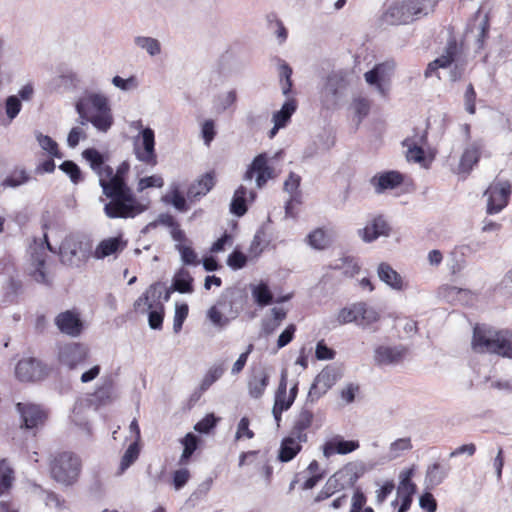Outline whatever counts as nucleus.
I'll list each match as a JSON object with an SVG mask.
<instances>
[{
	"mask_svg": "<svg viewBox=\"0 0 512 512\" xmlns=\"http://www.w3.org/2000/svg\"><path fill=\"white\" fill-rule=\"evenodd\" d=\"M296 332V326L294 324H289L286 329L279 335L277 340V347L283 348L288 345L294 338Z\"/></svg>",
	"mask_w": 512,
	"mask_h": 512,
	"instance_id": "63",
	"label": "nucleus"
},
{
	"mask_svg": "<svg viewBox=\"0 0 512 512\" xmlns=\"http://www.w3.org/2000/svg\"><path fill=\"white\" fill-rule=\"evenodd\" d=\"M190 471L187 468H181L173 472V486L176 490L184 487L190 479Z\"/></svg>",
	"mask_w": 512,
	"mask_h": 512,
	"instance_id": "60",
	"label": "nucleus"
},
{
	"mask_svg": "<svg viewBox=\"0 0 512 512\" xmlns=\"http://www.w3.org/2000/svg\"><path fill=\"white\" fill-rule=\"evenodd\" d=\"M395 489V484L393 480H387L377 491H376V501L378 504H382L386 501L387 497L393 492Z\"/></svg>",
	"mask_w": 512,
	"mask_h": 512,
	"instance_id": "64",
	"label": "nucleus"
},
{
	"mask_svg": "<svg viewBox=\"0 0 512 512\" xmlns=\"http://www.w3.org/2000/svg\"><path fill=\"white\" fill-rule=\"evenodd\" d=\"M234 245V237L232 234L224 232L223 235L218 238L210 247V252L212 254H218L222 252H226L228 249L232 248Z\"/></svg>",
	"mask_w": 512,
	"mask_h": 512,
	"instance_id": "49",
	"label": "nucleus"
},
{
	"mask_svg": "<svg viewBox=\"0 0 512 512\" xmlns=\"http://www.w3.org/2000/svg\"><path fill=\"white\" fill-rule=\"evenodd\" d=\"M59 168L69 176L71 182L74 184H78L84 180L81 169L71 160H65L62 162Z\"/></svg>",
	"mask_w": 512,
	"mask_h": 512,
	"instance_id": "47",
	"label": "nucleus"
},
{
	"mask_svg": "<svg viewBox=\"0 0 512 512\" xmlns=\"http://www.w3.org/2000/svg\"><path fill=\"white\" fill-rule=\"evenodd\" d=\"M269 381V374L264 367L253 368L247 382L249 395L254 399L261 398L269 385Z\"/></svg>",
	"mask_w": 512,
	"mask_h": 512,
	"instance_id": "20",
	"label": "nucleus"
},
{
	"mask_svg": "<svg viewBox=\"0 0 512 512\" xmlns=\"http://www.w3.org/2000/svg\"><path fill=\"white\" fill-rule=\"evenodd\" d=\"M476 91L474 89L473 84H469L466 88L464 99H465V108L469 114H475L476 112Z\"/></svg>",
	"mask_w": 512,
	"mask_h": 512,
	"instance_id": "59",
	"label": "nucleus"
},
{
	"mask_svg": "<svg viewBox=\"0 0 512 512\" xmlns=\"http://www.w3.org/2000/svg\"><path fill=\"white\" fill-rule=\"evenodd\" d=\"M352 108L358 121L361 122L370 112L371 101L365 97L354 98Z\"/></svg>",
	"mask_w": 512,
	"mask_h": 512,
	"instance_id": "50",
	"label": "nucleus"
},
{
	"mask_svg": "<svg viewBox=\"0 0 512 512\" xmlns=\"http://www.w3.org/2000/svg\"><path fill=\"white\" fill-rule=\"evenodd\" d=\"M180 442L183 445V452L179 458V465H186L198 448L199 438L193 433H187Z\"/></svg>",
	"mask_w": 512,
	"mask_h": 512,
	"instance_id": "31",
	"label": "nucleus"
},
{
	"mask_svg": "<svg viewBox=\"0 0 512 512\" xmlns=\"http://www.w3.org/2000/svg\"><path fill=\"white\" fill-rule=\"evenodd\" d=\"M403 182V174L395 170L377 173L370 180V183L377 194H382L387 190L398 188L403 184Z\"/></svg>",
	"mask_w": 512,
	"mask_h": 512,
	"instance_id": "19",
	"label": "nucleus"
},
{
	"mask_svg": "<svg viewBox=\"0 0 512 512\" xmlns=\"http://www.w3.org/2000/svg\"><path fill=\"white\" fill-rule=\"evenodd\" d=\"M512 195V184L508 180L493 181L484 191L486 197V213L494 215L507 207Z\"/></svg>",
	"mask_w": 512,
	"mask_h": 512,
	"instance_id": "8",
	"label": "nucleus"
},
{
	"mask_svg": "<svg viewBox=\"0 0 512 512\" xmlns=\"http://www.w3.org/2000/svg\"><path fill=\"white\" fill-rule=\"evenodd\" d=\"M379 318L380 315L375 309L368 307L363 302H359V317L357 320V325L366 327L377 322Z\"/></svg>",
	"mask_w": 512,
	"mask_h": 512,
	"instance_id": "40",
	"label": "nucleus"
},
{
	"mask_svg": "<svg viewBox=\"0 0 512 512\" xmlns=\"http://www.w3.org/2000/svg\"><path fill=\"white\" fill-rule=\"evenodd\" d=\"M55 325L63 334L77 337L83 331V322L76 310H66L55 317Z\"/></svg>",
	"mask_w": 512,
	"mask_h": 512,
	"instance_id": "17",
	"label": "nucleus"
},
{
	"mask_svg": "<svg viewBox=\"0 0 512 512\" xmlns=\"http://www.w3.org/2000/svg\"><path fill=\"white\" fill-rule=\"evenodd\" d=\"M256 176V183L259 188H262L269 179L273 177V168L268 164V157L265 153L257 155L249 168L247 169L244 179L251 180Z\"/></svg>",
	"mask_w": 512,
	"mask_h": 512,
	"instance_id": "18",
	"label": "nucleus"
},
{
	"mask_svg": "<svg viewBox=\"0 0 512 512\" xmlns=\"http://www.w3.org/2000/svg\"><path fill=\"white\" fill-rule=\"evenodd\" d=\"M48 469L51 478L69 487L76 484L82 472V459L73 451H56L49 456Z\"/></svg>",
	"mask_w": 512,
	"mask_h": 512,
	"instance_id": "4",
	"label": "nucleus"
},
{
	"mask_svg": "<svg viewBox=\"0 0 512 512\" xmlns=\"http://www.w3.org/2000/svg\"><path fill=\"white\" fill-rule=\"evenodd\" d=\"M360 447L359 441L357 440H344L340 436H336L323 445V455L326 458H330L333 455L340 454L346 455Z\"/></svg>",
	"mask_w": 512,
	"mask_h": 512,
	"instance_id": "24",
	"label": "nucleus"
},
{
	"mask_svg": "<svg viewBox=\"0 0 512 512\" xmlns=\"http://www.w3.org/2000/svg\"><path fill=\"white\" fill-rule=\"evenodd\" d=\"M483 149L484 142L482 140L470 143L461 155L458 165L459 171L463 173H470L480 161Z\"/></svg>",
	"mask_w": 512,
	"mask_h": 512,
	"instance_id": "22",
	"label": "nucleus"
},
{
	"mask_svg": "<svg viewBox=\"0 0 512 512\" xmlns=\"http://www.w3.org/2000/svg\"><path fill=\"white\" fill-rule=\"evenodd\" d=\"M170 298V291L165 284L156 282L151 284L145 292L134 302L133 308L137 313L145 314L150 309L164 306V301Z\"/></svg>",
	"mask_w": 512,
	"mask_h": 512,
	"instance_id": "10",
	"label": "nucleus"
},
{
	"mask_svg": "<svg viewBox=\"0 0 512 512\" xmlns=\"http://www.w3.org/2000/svg\"><path fill=\"white\" fill-rule=\"evenodd\" d=\"M363 474V469L355 462H349L332 474L327 481L336 493L354 488Z\"/></svg>",
	"mask_w": 512,
	"mask_h": 512,
	"instance_id": "13",
	"label": "nucleus"
},
{
	"mask_svg": "<svg viewBox=\"0 0 512 512\" xmlns=\"http://www.w3.org/2000/svg\"><path fill=\"white\" fill-rule=\"evenodd\" d=\"M82 156L97 174L103 194L110 199L104 207L109 218H134L146 210V206L136 199L127 184L130 171L127 161L120 163L114 171L105 164L104 156L95 148L85 149Z\"/></svg>",
	"mask_w": 512,
	"mask_h": 512,
	"instance_id": "1",
	"label": "nucleus"
},
{
	"mask_svg": "<svg viewBox=\"0 0 512 512\" xmlns=\"http://www.w3.org/2000/svg\"><path fill=\"white\" fill-rule=\"evenodd\" d=\"M217 418L213 414H207L196 423L194 429L200 433H209L217 424Z\"/></svg>",
	"mask_w": 512,
	"mask_h": 512,
	"instance_id": "58",
	"label": "nucleus"
},
{
	"mask_svg": "<svg viewBox=\"0 0 512 512\" xmlns=\"http://www.w3.org/2000/svg\"><path fill=\"white\" fill-rule=\"evenodd\" d=\"M293 404V399H289L287 395V379L286 373H282L281 379L275 394V402L274 407L279 412H284L288 410Z\"/></svg>",
	"mask_w": 512,
	"mask_h": 512,
	"instance_id": "29",
	"label": "nucleus"
},
{
	"mask_svg": "<svg viewBox=\"0 0 512 512\" xmlns=\"http://www.w3.org/2000/svg\"><path fill=\"white\" fill-rule=\"evenodd\" d=\"M136 44L145 49L150 55L154 56L160 53V44L158 40L150 37H137Z\"/></svg>",
	"mask_w": 512,
	"mask_h": 512,
	"instance_id": "55",
	"label": "nucleus"
},
{
	"mask_svg": "<svg viewBox=\"0 0 512 512\" xmlns=\"http://www.w3.org/2000/svg\"><path fill=\"white\" fill-rule=\"evenodd\" d=\"M113 399V391L111 384H104L98 386L95 391L90 394L88 401L90 405L95 408H99L101 406H105L112 402Z\"/></svg>",
	"mask_w": 512,
	"mask_h": 512,
	"instance_id": "28",
	"label": "nucleus"
},
{
	"mask_svg": "<svg viewBox=\"0 0 512 512\" xmlns=\"http://www.w3.org/2000/svg\"><path fill=\"white\" fill-rule=\"evenodd\" d=\"M76 110L82 118V124L87 122L99 131L106 132L113 124L111 109L106 97L99 94H91L79 100Z\"/></svg>",
	"mask_w": 512,
	"mask_h": 512,
	"instance_id": "6",
	"label": "nucleus"
},
{
	"mask_svg": "<svg viewBox=\"0 0 512 512\" xmlns=\"http://www.w3.org/2000/svg\"><path fill=\"white\" fill-rule=\"evenodd\" d=\"M438 0H401L389 6L383 15L391 25L409 24L433 12Z\"/></svg>",
	"mask_w": 512,
	"mask_h": 512,
	"instance_id": "5",
	"label": "nucleus"
},
{
	"mask_svg": "<svg viewBox=\"0 0 512 512\" xmlns=\"http://www.w3.org/2000/svg\"><path fill=\"white\" fill-rule=\"evenodd\" d=\"M314 421V413L312 410L302 408L293 424L285 435L277 451V459L282 463L292 461L302 451L303 446L308 443V432Z\"/></svg>",
	"mask_w": 512,
	"mask_h": 512,
	"instance_id": "3",
	"label": "nucleus"
},
{
	"mask_svg": "<svg viewBox=\"0 0 512 512\" xmlns=\"http://www.w3.org/2000/svg\"><path fill=\"white\" fill-rule=\"evenodd\" d=\"M216 184L215 171H209L201 175L187 189V197L191 201H197L207 195Z\"/></svg>",
	"mask_w": 512,
	"mask_h": 512,
	"instance_id": "23",
	"label": "nucleus"
},
{
	"mask_svg": "<svg viewBox=\"0 0 512 512\" xmlns=\"http://www.w3.org/2000/svg\"><path fill=\"white\" fill-rule=\"evenodd\" d=\"M448 471L449 467H445L439 462H435L428 467L426 472V479L431 485H439L446 478Z\"/></svg>",
	"mask_w": 512,
	"mask_h": 512,
	"instance_id": "38",
	"label": "nucleus"
},
{
	"mask_svg": "<svg viewBox=\"0 0 512 512\" xmlns=\"http://www.w3.org/2000/svg\"><path fill=\"white\" fill-rule=\"evenodd\" d=\"M391 229V225L384 215L379 214L373 216L364 228L359 229L358 235L364 242L370 243L381 236H389Z\"/></svg>",
	"mask_w": 512,
	"mask_h": 512,
	"instance_id": "16",
	"label": "nucleus"
},
{
	"mask_svg": "<svg viewBox=\"0 0 512 512\" xmlns=\"http://www.w3.org/2000/svg\"><path fill=\"white\" fill-rule=\"evenodd\" d=\"M310 246L315 249H325L331 243L330 235L322 228H317L312 231L307 237Z\"/></svg>",
	"mask_w": 512,
	"mask_h": 512,
	"instance_id": "39",
	"label": "nucleus"
},
{
	"mask_svg": "<svg viewBox=\"0 0 512 512\" xmlns=\"http://www.w3.org/2000/svg\"><path fill=\"white\" fill-rule=\"evenodd\" d=\"M280 83L284 95H288L292 89V69L287 63H282L279 67Z\"/></svg>",
	"mask_w": 512,
	"mask_h": 512,
	"instance_id": "51",
	"label": "nucleus"
},
{
	"mask_svg": "<svg viewBox=\"0 0 512 512\" xmlns=\"http://www.w3.org/2000/svg\"><path fill=\"white\" fill-rule=\"evenodd\" d=\"M250 421L248 417H242L238 423L237 431L235 435L236 440H240L243 438L252 439L254 437V432L249 428Z\"/></svg>",
	"mask_w": 512,
	"mask_h": 512,
	"instance_id": "57",
	"label": "nucleus"
},
{
	"mask_svg": "<svg viewBox=\"0 0 512 512\" xmlns=\"http://www.w3.org/2000/svg\"><path fill=\"white\" fill-rule=\"evenodd\" d=\"M126 243L120 237H112L104 239L98 245L94 256H110L112 254L121 252Z\"/></svg>",
	"mask_w": 512,
	"mask_h": 512,
	"instance_id": "30",
	"label": "nucleus"
},
{
	"mask_svg": "<svg viewBox=\"0 0 512 512\" xmlns=\"http://www.w3.org/2000/svg\"><path fill=\"white\" fill-rule=\"evenodd\" d=\"M359 317V303H355L350 307L342 308L337 315V322L340 325L348 323H356Z\"/></svg>",
	"mask_w": 512,
	"mask_h": 512,
	"instance_id": "46",
	"label": "nucleus"
},
{
	"mask_svg": "<svg viewBox=\"0 0 512 512\" xmlns=\"http://www.w3.org/2000/svg\"><path fill=\"white\" fill-rule=\"evenodd\" d=\"M164 180L160 175H151L141 178L137 183V191L142 192L147 188H162Z\"/></svg>",
	"mask_w": 512,
	"mask_h": 512,
	"instance_id": "54",
	"label": "nucleus"
},
{
	"mask_svg": "<svg viewBox=\"0 0 512 512\" xmlns=\"http://www.w3.org/2000/svg\"><path fill=\"white\" fill-rule=\"evenodd\" d=\"M90 351L87 346L78 342H68L58 346L57 360L59 364L74 370L87 362Z\"/></svg>",
	"mask_w": 512,
	"mask_h": 512,
	"instance_id": "12",
	"label": "nucleus"
},
{
	"mask_svg": "<svg viewBox=\"0 0 512 512\" xmlns=\"http://www.w3.org/2000/svg\"><path fill=\"white\" fill-rule=\"evenodd\" d=\"M378 275L383 282L393 289L402 290L405 286L401 275L387 263L383 262L379 265Z\"/></svg>",
	"mask_w": 512,
	"mask_h": 512,
	"instance_id": "26",
	"label": "nucleus"
},
{
	"mask_svg": "<svg viewBox=\"0 0 512 512\" xmlns=\"http://www.w3.org/2000/svg\"><path fill=\"white\" fill-rule=\"evenodd\" d=\"M15 480L14 470L6 459L0 460V496L7 493Z\"/></svg>",
	"mask_w": 512,
	"mask_h": 512,
	"instance_id": "33",
	"label": "nucleus"
},
{
	"mask_svg": "<svg viewBox=\"0 0 512 512\" xmlns=\"http://www.w3.org/2000/svg\"><path fill=\"white\" fill-rule=\"evenodd\" d=\"M251 293L255 303L260 307L268 306L274 301L270 288L264 282L252 286Z\"/></svg>",
	"mask_w": 512,
	"mask_h": 512,
	"instance_id": "32",
	"label": "nucleus"
},
{
	"mask_svg": "<svg viewBox=\"0 0 512 512\" xmlns=\"http://www.w3.org/2000/svg\"><path fill=\"white\" fill-rule=\"evenodd\" d=\"M462 52L461 46L458 44L455 37L448 39L446 47L442 55L427 65L424 72L426 78L431 77L438 69L448 68L453 62H455Z\"/></svg>",
	"mask_w": 512,
	"mask_h": 512,
	"instance_id": "14",
	"label": "nucleus"
},
{
	"mask_svg": "<svg viewBox=\"0 0 512 512\" xmlns=\"http://www.w3.org/2000/svg\"><path fill=\"white\" fill-rule=\"evenodd\" d=\"M297 109V103L295 99L287 100L280 111H277L273 115V122H277L278 127H285L289 122L291 116Z\"/></svg>",
	"mask_w": 512,
	"mask_h": 512,
	"instance_id": "35",
	"label": "nucleus"
},
{
	"mask_svg": "<svg viewBox=\"0 0 512 512\" xmlns=\"http://www.w3.org/2000/svg\"><path fill=\"white\" fill-rule=\"evenodd\" d=\"M29 179L30 176L27 174L25 169H15L2 181L1 185L4 188H15L28 182Z\"/></svg>",
	"mask_w": 512,
	"mask_h": 512,
	"instance_id": "44",
	"label": "nucleus"
},
{
	"mask_svg": "<svg viewBox=\"0 0 512 512\" xmlns=\"http://www.w3.org/2000/svg\"><path fill=\"white\" fill-rule=\"evenodd\" d=\"M37 141L40 147L44 151H46L51 157L59 159L63 157V153L60 151L57 142L53 140L50 136L39 133L37 135Z\"/></svg>",
	"mask_w": 512,
	"mask_h": 512,
	"instance_id": "45",
	"label": "nucleus"
},
{
	"mask_svg": "<svg viewBox=\"0 0 512 512\" xmlns=\"http://www.w3.org/2000/svg\"><path fill=\"white\" fill-rule=\"evenodd\" d=\"M193 278L190 273L184 269H181L176 273L173 279V287L180 293H190L193 291Z\"/></svg>",
	"mask_w": 512,
	"mask_h": 512,
	"instance_id": "37",
	"label": "nucleus"
},
{
	"mask_svg": "<svg viewBox=\"0 0 512 512\" xmlns=\"http://www.w3.org/2000/svg\"><path fill=\"white\" fill-rule=\"evenodd\" d=\"M419 505L426 512H436L437 510L436 499L430 492H425L421 495Z\"/></svg>",
	"mask_w": 512,
	"mask_h": 512,
	"instance_id": "62",
	"label": "nucleus"
},
{
	"mask_svg": "<svg viewBox=\"0 0 512 512\" xmlns=\"http://www.w3.org/2000/svg\"><path fill=\"white\" fill-rule=\"evenodd\" d=\"M367 496L360 487H355L351 499V507L349 512L363 511L367 506Z\"/></svg>",
	"mask_w": 512,
	"mask_h": 512,
	"instance_id": "53",
	"label": "nucleus"
},
{
	"mask_svg": "<svg viewBox=\"0 0 512 512\" xmlns=\"http://www.w3.org/2000/svg\"><path fill=\"white\" fill-rule=\"evenodd\" d=\"M21 102L16 96H9L6 99V114L10 119H14L21 110Z\"/></svg>",
	"mask_w": 512,
	"mask_h": 512,
	"instance_id": "61",
	"label": "nucleus"
},
{
	"mask_svg": "<svg viewBox=\"0 0 512 512\" xmlns=\"http://www.w3.org/2000/svg\"><path fill=\"white\" fill-rule=\"evenodd\" d=\"M471 347L476 353H490L512 359V330L476 324Z\"/></svg>",
	"mask_w": 512,
	"mask_h": 512,
	"instance_id": "2",
	"label": "nucleus"
},
{
	"mask_svg": "<svg viewBox=\"0 0 512 512\" xmlns=\"http://www.w3.org/2000/svg\"><path fill=\"white\" fill-rule=\"evenodd\" d=\"M133 152L140 162L146 166L155 167L158 163L155 150V134L151 128H145L134 138Z\"/></svg>",
	"mask_w": 512,
	"mask_h": 512,
	"instance_id": "11",
	"label": "nucleus"
},
{
	"mask_svg": "<svg viewBox=\"0 0 512 512\" xmlns=\"http://www.w3.org/2000/svg\"><path fill=\"white\" fill-rule=\"evenodd\" d=\"M189 307L186 303H177L175 306V314L173 319V331L178 334L182 330L183 323L188 317Z\"/></svg>",
	"mask_w": 512,
	"mask_h": 512,
	"instance_id": "48",
	"label": "nucleus"
},
{
	"mask_svg": "<svg viewBox=\"0 0 512 512\" xmlns=\"http://www.w3.org/2000/svg\"><path fill=\"white\" fill-rule=\"evenodd\" d=\"M148 323L149 326L154 330H160L163 326V320L165 316L164 306H159L150 309L148 312Z\"/></svg>",
	"mask_w": 512,
	"mask_h": 512,
	"instance_id": "52",
	"label": "nucleus"
},
{
	"mask_svg": "<svg viewBox=\"0 0 512 512\" xmlns=\"http://www.w3.org/2000/svg\"><path fill=\"white\" fill-rule=\"evenodd\" d=\"M406 354L407 349L403 346H379L375 350V361L380 365L398 364Z\"/></svg>",
	"mask_w": 512,
	"mask_h": 512,
	"instance_id": "25",
	"label": "nucleus"
},
{
	"mask_svg": "<svg viewBox=\"0 0 512 512\" xmlns=\"http://www.w3.org/2000/svg\"><path fill=\"white\" fill-rule=\"evenodd\" d=\"M339 376V372L336 368L331 366L323 368L314 379L309 390V397L311 399H319L335 385Z\"/></svg>",
	"mask_w": 512,
	"mask_h": 512,
	"instance_id": "15",
	"label": "nucleus"
},
{
	"mask_svg": "<svg viewBox=\"0 0 512 512\" xmlns=\"http://www.w3.org/2000/svg\"><path fill=\"white\" fill-rule=\"evenodd\" d=\"M19 414V428L31 432L34 436L41 430L49 418V410L38 403L18 402L15 404Z\"/></svg>",
	"mask_w": 512,
	"mask_h": 512,
	"instance_id": "7",
	"label": "nucleus"
},
{
	"mask_svg": "<svg viewBox=\"0 0 512 512\" xmlns=\"http://www.w3.org/2000/svg\"><path fill=\"white\" fill-rule=\"evenodd\" d=\"M28 275L38 283L48 284L49 281L45 271V259L34 258V261L31 263V268H29Z\"/></svg>",
	"mask_w": 512,
	"mask_h": 512,
	"instance_id": "41",
	"label": "nucleus"
},
{
	"mask_svg": "<svg viewBox=\"0 0 512 512\" xmlns=\"http://www.w3.org/2000/svg\"><path fill=\"white\" fill-rule=\"evenodd\" d=\"M49 373L48 366L35 357L22 358L15 367V377L24 383L42 381L48 377Z\"/></svg>",
	"mask_w": 512,
	"mask_h": 512,
	"instance_id": "9",
	"label": "nucleus"
},
{
	"mask_svg": "<svg viewBox=\"0 0 512 512\" xmlns=\"http://www.w3.org/2000/svg\"><path fill=\"white\" fill-rule=\"evenodd\" d=\"M410 142H411L410 139H406L403 142V145L408 147L407 154H406L407 159L409 161H414V162L424 161V159H425L424 149L416 144H410Z\"/></svg>",
	"mask_w": 512,
	"mask_h": 512,
	"instance_id": "56",
	"label": "nucleus"
},
{
	"mask_svg": "<svg viewBox=\"0 0 512 512\" xmlns=\"http://www.w3.org/2000/svg\"><path fill=\"white\" fill-rule=\"evenodd\" d=\"M301 177L293 172H291L288 176V178L284 182V190L289 192L292 196L290 200L286 204V213H290V210L292 208V203L294 201H297L296 194L297 190L300 186Z\"/></svg>",
	"mask_w": 512,
	"mask_h": 512,
	"instance_id": "43",
	"label": "nucleus"
},
{
	"mask_svg": "<svg viewBox=\"0 0 512 512\" xmlns=\"http://www.w3.org/2000/svg\"><path fill=\"white\" fill-rule=\"evenodd\" d=\"M414 475V468H406L399 474V485L397 487V498L400 497H413L416 493L417 486L412 481Z\"/></svg>",
	"mask_w": 512,
	"mask_h": 512,
	"instance_id": "27",
	"label": "nucleus"
},
{
	"mask_svg": "<svg viewBox=\"0 0 512 512\" xmlns=\"http://www.w3.org/2000/svg\"><path fill=\"white\" fill-rule=\"evenodd\" d=\"M223 373L224 368L222 365L212 366L203 377L199 386V392L203 393L208 390L218 379L222 377Z\"/></svg>",
	"mask_w": 512,
	"mask_h": 512,
	"instance_id": "42",
	"label": "nucleus"
},
{
	"mask_svg": "<svg viewBox=\"0 0 512 512\" xmlns=\"http://www.w3.org/2000/svg\"><path fill=\"white\" fill-rule=\"evenodd\" d=\"M395 64L392 61H386L376 64L373 69L364 74L365 80L370 85H375L377 89L384 94L382 82L390 80Z\"/></svg>",
	"mask_w": 512,
	"mask_h": 512,
	"instance_id": "21",
	"label": "nucleus"
},
{
	"mask_svg": "<svg viewBox=\"0 0 512 512\" xmlns=\"http://www.w3.org/2000/svg\"><path fill=\"white\" fill-rule=\"evenodd\" d=\"M139 455V442L134 441L128 446L121 458L118 474L124 473L139 458Z\"/></svg>",
	"mask_w": 512,
	"mask_h": 512,
	"instance_id": "36",
	"label": "nucleus"
},
{
	"mask_svg": "<svg viewBox=\"0 0 512 512\" xmlns=\"http://www.w3.org/2000/svg\"><path fill=\"white\" fill-rule=\"evenodd\" d=\"M248 190L243 185L239 186L234 193L230 210L237 216H243L247 212L246 196Z\"/></svg>",
	"mask_w": 512,
	"mask_h": 512,
	"instance_id": "34",
	"label": "nucleus"
}]
</instances>
